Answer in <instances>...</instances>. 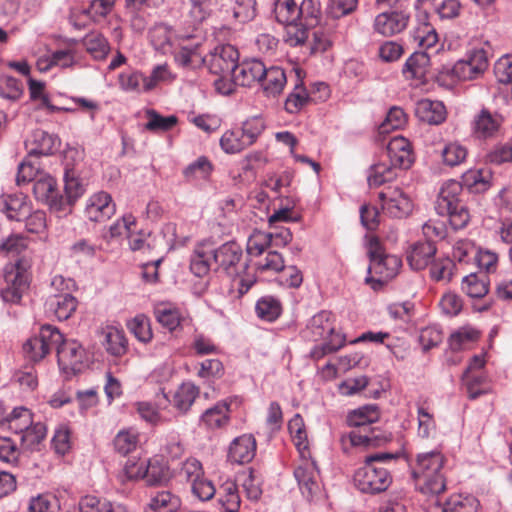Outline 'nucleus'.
Wrapping results in <instances>:
<instances>
[{
	"label": "nucleus",
	"mask_w": 512,
	"mask_h": 512,
	"mask_svg": "<svg viewBox=\"0 0 512 512\" xmlns=\"http://www.w3.org/2000/svg\"><path fill=\"white\" fill-rule=\"evenodd\" d=\"M81 42L95 60H104L110 52L108 40L99 32L88 33Z\"/></svg>",
	"instance_id": "58836bf2"
},
{
	"label": "nucleus",
	"mask_w": 512,
	"mask_h": 512,
	"mask_svg": "<svg viewBox=\"0 0 512 512\" xmlns=\"http://www.w3.org/2000/svg\"><path fill=\"white\" fill-rule=\"evenodd\" d=\"M441 512H478L479 501L472 495H451L440 507Z\"/></svg>",
	"instance_id": "4c0bfd02"
},
{
	"label": "nucleus",
	"mask_w": 512,
	"mask_h": 512,
	"mask_svg": "<svg viewBox=\"0 0 512 512\" xmlns=\"http://www.w3.org/2000/svg\"><path fill=\"white\" fill-rule=\"evenodd\" d=\"M32 261L30 258L23 256L15 263L8 264L4 269V279L12 288L29 287L31 282Z\"/></svg>",
	"instance_id": "f3484780"
},
{
	"label": "nucleus",
	"mask_w": 512,
	"mask_h": 512,
	"mask_svg": "<svg viewBox=\"0 0 512 512\" xmlns=\"http://www.w3.org/2000/svg\"><path fill=\"white\" fill-rule=\"evenodd\" d=\"M287 83L285 71L278 66H265V76L262 77L260 84L264 94L267 97L279 96Z\"/></svg>",
	"instance_id": "b1692460"
},
{
	"label": "nucleus",
	"mask_w": 512,
	"mask_h": 512,
	"mask_svg": "<svg viewBox=\"0 0 512 512\" xmlns=\"http://www.w3.org/2000/svg\"><path fill=\"white\" fill-rule=\"evenodd\" d=\"M239 129L247 142L253 145L265 130V122L261 117H252L244 121Z\"/></svg>",
	"instance_id": "0e129e2a"
},
{
	"label": "nucleus",
	"mask_w": 512,
	"mask_h": 512,
	"mask_svg": "<svg viewBox=\"0 0 512 512\" xmlns=\"http://www.w3.org/2000/svg\"><path fill=\"white\" fill-rule=\"evenodd\" d=\"M498 263V255L489 250L478 249L473 265L477 271H472L464 276L462 281L468 286L481 285V288H489L491 285L489 274L494 273Z\"/></svg>",
	"instance_id": "9b49d317"
},
{
	"label": "nucleus",
	"mask_w": 512,
	"mask_h": 512,
	"mask_svg": "<svg viewBox=\"0 0 512 512\" xmlns=\"http://www.w3.org/2000/svg\"><path fill=\"white\" fill-rule=\"evenodd\" d=\"M169 478V472L167 466L159 460H148L146 461V470L144 479L148 485H158Z\"/></svg>",
	"instance_id": "864d4df0"
},
{
	"label": "nucleus",
	"mask_w": 512,
	"mask_h": 512,
	"mask_svg": "<svg viewBox=\"0 0 512 512\" xmlns=\"http://www.w3.org/2000/svg\"><path fill=\"white\" fill-rule=\"evenodd\" d=\"M197 374L207 381L219 379L224 374V367L219 359H206L200 363Z\"/></svg>",
	"instance_id": "774afa93"
},
{
	"label": "nucleus",
	"mask_w": 512,
	"mask_h": 512,
	"mask_svg": "<svg viewBox=\"0 0 512 512\" xmlns=\"http://www.w3.org/2000/svg\"><path fill=\"white\" fill-rule=\"evenodd\" d=\"M23 94L22 83L12 76H0V96L2 98L16 101Z\"/></svg>",
	"instance_id": "e2e57ef3"
},
{
	"label": "nucleus",
	"mask_w": 512,
	"mask_h": 512,
	"mask_svg": "<svg viewBox=\"0 0 512 512\" xmlns=\"http://www.w3.org/2000/svg\"><path fill=\"white\" fill-rule=\"evenodd\" d=\"M417 419H418V436L422 439H428L434 437L436 433V423L433 415L424 406H418L417 408Z\"/></svg>",
	"instance_id": "13d9d810"
},
{
	"label": "nucleus",
	"mask_w": 512,
	"mask_h": 512,
	"mask_svg": "<svg viewBox=\"0 0 512 512\" xmlns=\"http://www.w3.org/2000/svg\"><path fill=\"white\" fill-rule=\"evenodd\" d=\"M379 417L378 407L370 404L351 411L347 416V423L350 427L361 428L377 422Z\"/></svg>",
	"instance_id": "c9c22d12"
},
{
	"label": "nucleus",
	"mask_w": 512,
	"mask_h": 512,
	"mask_svg": "<svg viewBox=\"0 0 512 512\" xmlns=\"http://www.w3.org/2000/svg\"><path fill=\"white\" fill-rule=\"evenodd\" d=\"M63 210L66 206H72L85 192V185L79 178L74 168L65 167L64 172Z\"/></svg>",
	"instance_id": "bb28decb"
},
{
	"label": "nucleus",
	"mask_w": 512,
	"mask_h": 512,
	"mask_svg": "<svg viewBox=\"0 0 512 512\" xmlns=\"http://www.w3.org/2000/svg\"><path fill=\"white\" fill-rule=\"evenodd\" d=\"M386 155L389 165L386 163L374 164L370 168L368 184L370 187H378L396 178V168L407 169L413 162L410 142L402 137H393L386 147Z\"/></svg>",
	"instance_id": "20e7f679"
},
{
	"label": "nucleus",
	"mask_w": 512,
	"mask_h": 512,
	"mask_svg": "<svg viewBox=\"0 0 512 512\" xmlns=\"http://www.w3.org/2000/svg\"><path fill=\"white\" fill-rule=\"evenodd\" d=\"M462 380L470 399H476L488 392L487 379L482 372L463 373Z\"/></svg>",
	"instance_id": "49530a36"
},
{
	"label": "nucleus",
	"mask_w": 512,
	"mask_h": 512,
	"mask_svg": "<svg viewBox=\"0 0 512 512\" xmlns=\"http://www.w3.org/2000/svg\"><path fill=\"white\" fill-rule=\"evenodd\" d=\"M0 210L10 220L22 221L30 213V206L23 194L3 195L0 199Z\"/></svg>",
	"instance_id": "5701e85b"
},
{
	"label": "nucleus",
	"mask_w": 512,
	"mask_h": 512,
	"mask_svg": "<svg viewBox=\"0 0 512 512\" xmlns=\"http://www.w3.org/2000/svg\"><path fill=\"white\" fill-rule=\"evenodd\" d=\"M82 512H129L127 507L118 502L86 495L80 500Z\"/></svg>",
	"instance_id": "c756f323"
},
{
	"label": "nucleus",
	"mask_w": 512,
	"mask_h": 512,
	"mask_svg": "<svg viewBox=\"0 0 512 512\" xmlns=\"http://www.w3.org/2000/svg\"><path fill=\"white\" fill-rule=\"evenodd\" d=\"M430 66V57L426 52H414L405 62L402 73L407 79L425 81Z\"/></svg>",
	"instance_id": "a878e982"
},
{
	"label": "nucleus",
	"mask_w": 512,
	"mask_h": 512,
	"mask_svg": "<svg viewBox=\"0 0 512 512\" xmlns=\"http://www.w3.org/2000/svg\"><path fill=\"white\" fill-rule=\"evenodd\" d=\"M217 264V270L223 273L232 285L239 288H251L255 282V274L249 271V265L243 261V250L235 241H228L211 252Z\"/></svg>",
	"instance_id": "7ed1b4c3"
},
{
	"label": "nucleus",
	"mask_w": 512,
	"mask_h": 512,
	"mask_svg": "<svg viewBox=\"0 0 512 512\" xmlns=\"http://www.w3.org/2000/svg\"><path fill=\"white\" fill-rule=\"evenodd\" d=\"M273 244V233L255 231L248 239L247 252L259 256Z\"/></svg>",
	"instance_id": "680f3d73"
},
{
	"label": "nucleus",
	"mask_w": 512,
	"mask_h": 512,
	"mask_svg": "<svg viewBox=\"0 0 512 512\" xmlns=\"http://www.w3.org/2000/svg\"><path fill=\"white\" fill-rule=\"evenodd\" d=\"M212 170V165L206 157H200L195 162L191 163L184 170V176L188 180L192 179H206Z\"/></svg>",
	"instance_id": "338daca9"
},
{
	"label": "nucleus",
	"mask_w": 512,
	"mask_h": 512,
	"mask_svg": "<svg viewBox=\"0 0 512 512\" xmlns=\"http://www.w3.org/2000/svg\"><path fill=\"white\" fill-rule=\"evenodd\" d=\"M58 364L64 371L80 372L88 361L87 353L76 340H64L55 346Z\"/></svg>",
	"instance_id": "9d476101"
},
{
	"label": "nucleus",
	"mask_w": 512,
	"mask_h": 512,
	"mask_svg": "<svg viewBox=\"0 0 512 512\" xmlns=\"http://www.w3.org/2000/svg\"><path fill=\"white\" fill-rule=\"evenodd\" d=\"M103 335V346L109 354L119 357L126 353L128 343L123 330L111 326L103 331Z\"/></svg>",
	"instance_id": "72a5a7b5"
},
{
	"label": "nucleus",
	"mask_w": 512,
	"mask_h": 512,
	"mask_svg": "<svg viewBox=\"0 0 512 512\" xmlns=\"http://www.w3.org/2000/svg\"><path fill=\"white\" fill-rule=\"evenodd\" d=\"M306 329L315 341L326 338V334H333L334 324L332 313L323 310L315 314L308 321Z\"/></svg>",
	"instance_id": "cd10ccee"
},
{
	"label": "nucleus",
	"mask_w": 512,
	"mask_h": 512,
	"mask_svg": "<svg viewBox=\"0 0 512 512\" xmlns=\"http://www.w3.org/2000/svg\"><path fill=\"white\" fill-rule=\"evenodd\" d=\"M288 430L293 443L299 452V456L310 454L309 441L304 424L300 414H295L288 422Z\"/></svg>",
	"instance_id": "7c9ffc66"
},
{
	"label": "nucleus",
	"mask_w": 512,
	"mask_h": 512,
	"mask_svg": "<svg viewBox=\"0 0 512 512\" xmlns=\"http://www.w3.org/2000/svg\"><path fill=\"white\" fill-rule=\"evenodd\" d=\"M256 453V441L252 435H242L233 440L229 447L228 458L231 462L244 464L250 462Z\"/></svg>",
	"instance_id": "4be33fe9"
},
{
	"label": "nucleus",
	"mask_w": 512,
	"mask_h": 512,
	"mask_svg": "<svg viewBox=\"0 0 512 512\" xmlns=\"http://www.w3.org/2000/svg\"><path fill=\"white\" fill-rule=\"evenodd\" d=\"M415 115L422 122L430 125H439L445 121L447 112L441 101L426 98L416 103Z\"/></svg>",
	"instance_id": "a211bd4d"
},
{
	"label": "nucleus",
	"mask_w": 512,
	"mask_h": 512,
	"mask_svg": "<svg viewBox=\"0 0 512 512\" xmlns=\"http://www.w3.org/2000/svg\"><path fill=\"white\" fill-rule=\"evenodd\" d=\"M478 248L469 240H460L453 246L452 257L459 264H472Z\"/></svg>",
	"instance_id": "052dcab7"
},
{
	"label": "nucleus",
	"mask_w": 512,
	"mask_h": 512,
	"mask_svg": "<svg viewBox=\"0 0 512 512\" xmlns=\"http://www.w3.org/2000/svg\"><path fill=\"white\" fill-rule=\"evenodd\" d=\"M368 255L371 262L369 270H373L375 274L379 276L376 279L366 277V283L375 281L380 285H384L388 280L397 275L402 265V261L398 256L384 253L383 247L377 237L370 239Z\"/></svg>",
	"instance_id": "423d86ee"
},
{
	"label": "nucleus",
	"mask_w": 512,
	"mask_h": 512,
	"mask_svg": "<svg viewBox=\"0 0 512 512\" xmlns=\"http://www.w3.org/2000/svg\"><path fill=\"white\" fill-rule=\"evenodd\" d=\"M276 17L279 22L290 24L300 20V4L295 0H277L275 6Z\"/></svg>",
	"instance_id": "de8ad7c7"
},
{
	"label": "nucleus",
	"mask_w": 512,
	"mask_h": 512,
	"mask_svg": "<svg viewBox=\"0 0 512 512\" xmlns=\"http://www.w3.org/2000/svg\"><path fill=\"white\" fill-rule=\"evenodd\" d=\"M343 442L348 440L352 446H373L379 444V435L374 430L362 432L354 429L343 437Z\"/></svg>",
	"instance_id": "69168bd1"
},
{
	"label": "nucleus",
	"mask_w": 512,
	"mask_h": 512,
	"mask_svg": "<svg viewBox=\"0 0 512 512\" xmlns=\"http://www.w3.org/2000/svg\"><path fill=\"white\" fill-rule=\"evenodd\" d=\"M47 427L42 422L32 424L19 435L21 445L28 450H33L46 437Z\"/></svg>",
	"instance_id": "a18cd8bd"
},
{
	"label": "nucleus",
	"mask_w": 512,
	"mask_h": 512,
	"mask_svg": "<svg viewBox=\"0 0 512 512\" xmlns=\"http://www.w3.org/2000/svg\"><path fill=\"white\" fill-rule=\"evenodd\" d=\"M77 300L69 293H58L50 296L45 303L46 312L58 320L68 319L76 310Z\"/></svg>",
	"instance_id": "aec40b11"
},
{
	"label": "nucleus",
	"mask_w": 512,
	"mask_h": 512,
	"mask_svg": "<svg viewBox=\"0 0 512 512\" xmlns=\"http://www.w3.org/2000/svg\"><path fill=\"white\" fill-rule=\"evenodd\" d=\"M33 193L38 201H41L51 209L63 210V195L57 190L56 180L49 176H42L33 184Z\"/></svg>",
	"instance_id": "2eb2a0df"
},
{
	"label": "nucleus",
	"mask_w": 512,
	"mask_h": 512,
	"mask_svg": "<svg viewBox=\"0 0 512 512\" xmlns=\"http://www.w3.org/2000/svg\"><path fill=\"white\" fill-rule=\"evenodd\" d=\"M146 116L148 118V122L145 124V129L151 132L169 131L178 122V118L176 116L170 115L164 117L154 109H148L146 111Z\"/></svg>",
	"instance_id": "09e8293b"
},
{
	"label": "nucleus",
	"mask_w": 512,
	"mask_h": 512,
	"mask_svg": "<svg viewBox=\"0 0 512 512\" xmlns=\"http://www.w3.org/2000/svg\"><path fill=\"white\" fill-rule=\"evenodd\" d=\"M228 421L229 405L226 402H218L206 409L200 418L201 424L210 430L222 428Z\"/></svg>",
	"instance_id": "c85d7f7f"
},
{
	"label": "nucleus",
	"mask_w": 512,
	"mask_h": 512,
	"mask_svg": "<svg viewBox=\"0 0 512 512\" xmlns=\"http://www.w3.org/2000/svg\"><path fill=\"white\" fill-rule=\"evenodd\" d=\"M115 211L116 206L111 195L102 191L87 200L84 213L89 221L101 223L110 219Z\"/></svg>",
	"instance_id": "ddd939ff"
},
{
	"label": "nucleus",
	"mask_w": 512,
	"mask_h": 512,
	"mask_svg": "<svg viewBox=\"0 0 512 512\" xmlns=\"http://www.w3.org/2000/svg\"><path fill=\"white\" fill-rule=\"evenodd\" d=\"M501 125V119L493 116L488 110L483 109L474 120V133L479 138L494 136Z\"/></svg>",
	"instance_id": "e433bc0d"
},
{
	"label": "nucleus",
	"mask_w": 512,
	"mask_h": 512,
	"mask_svg": "<svg viewBox=\"0 0 512 512\" xmlns=\"http://www.w3.org/2000/svg\"><path fill=\"white\" fill-rule=\"evenodd\" d=\"M445 76H451L452 79L457 80H471L478 75L473 70L471 63L468 60H459L452 67L443 66L439 71L437 80L441 81Z\"/></svg>",
	"instance_id": "a19ab883"
},
{
	"label": "nucleus",
	"mask_w": 512,
	"mask_h": 512,
	"mask_svg": "<svg viewBox=\"0 0 512 512\" xmlns=\"http://www.w3.org/2000/svg\"><path fill=\"white\" fill-rule=\"evenodd\" d=\"M149 507L154 512H176L181 507V499L169 490H160L151 495Z\"/></svg>",
	"instance_id": "473e14b6"
},
{
	"label": "nucleus",
	"mask_w": 512,
	"mask_h": 512,
	"mask_svg": "<svg viewBox=\"0 0 512 512\" xmlns=\"http://www.w3.org/2000/svg\"><path fill=\"white\" fill-rule=\"evenodd\" d=\"M294 477L302 495L307 500L314 501L322 496L319 470L316 462L311 458V454L299 456L294 469Z\"/></svg>",
	"instance_id": "0eeeda50"
},
{
	"label": "nucleus",
	"mask_w": 512,
	"mask_h": 512,
	"mask_svg": "<svg viewBox=\"0 0 512 512\" xmlns=\"http://www.w3.org/2000/svg\"><path fill=\"white\" fill-rule=\"evenodd\" d=\"M410 16L404 11L382 12L375 17L374 31L382 36L390 37L404 31Z\"/></svg>",
	"instance_id": "4468645a"
},
{
	"label": "nucleus",
	"mask_w": 512,
	"mask_h": 512,
	"mask_svg": "<svg viewBox=\"0 0 512 512\" xmlns=\"http://www.w3.org/2000/svg\"><path fill=\"white\" fill-rule=\"evenodd\" d=\"M154 315L159 324L170 332L174 331L181 323V314L171 303H157L154 306Z\"/></svg>",
	"instance_id": "f704fd0d"
},
{
	"label": "nucleus",
	"mask_w": 512,
	"mask_h": 512,
	"mask_svg": "<svg viewBox=\"0 0 512 512\" xmlns=\"http://www.w3.org/2000/svg\"><path fill=\"white\" fill-rule=\"evenodd\" d=\"M115 450L126 455L133 452L139 445V433L134 429L120 430L113 441Z\"/></svg>",
	"instance_id": "c03bdc74"
},
{
	"label": "nucleus",
	"mask_w": 512,
	"mask_h": 512,
	"mask_svg": "<svg viewBox=\"0 0 512 512\" xmlns=\"http://www.w3.org/2000/svg\"><path fill=\"white\" fill-rule=\"evenodd\" d=\"M322 10L319 0H302L300 3V20L308 27L315 28L321 20Z\"/></svg>",
	"instance_id": "8fccbe9b"
},
{
	"label": "nucleus",
	"mask_w": 512,
	"mask_h": 512,
	"mask_svg": "<svg viewBox=\"0 0 512 512\" xmlns=\"http://www.w3.org/2000/svg\"><path fill=\"white\" fill-rule=\"evenodd\" d=\"M221 148L228 154L243 151L251 145L247 142L239 128L226 131L220 139Z\"/></svg>",
	"instance_id": "37998d69"
},
{
	"label": "nucleus",
	"mask_w": 512,
	"mask_h": 512,
	"mask_svg": "<svg viewBox=\"0 0 512 512\" xmlns=\"http://www.w3.org/2000/svg\"><path fill=\"white\" fill-rule=\"evenodd\" d=\"M491 174L489 171L484 170H468L462 175V186L475 191H484L489 187V180Z\"/></svg>",
	"instance_id": "5fc2aeb1"
},
{
	"label": "nucleus",
	"mask_w": 512,
	"mask_h": 512,
	"mask_svg": "<svg viewBox=\"0 0 512 512\" xmlns=\"http://www.w3.org/2000/svg\"><path fill=\"white\" fill-rule=\"evenodd\" d=\"M400 452H376L365 457L364 464L355 471L354 483L363 493L386 491L392 483L390 471L382 464L399 458Z\"/></svg>",
	"instance_id": "f03ea898"
},
{
	"label": "nucleus",
	"mask_w": 512,
	"mask_h": 512,
	"mask_svg": "<svg viewBox=\"0 0 512 512\" xmlns=\"http://www.w3.org/2000/svg\"><path fill=\"white\" fill-rule=\"evenodd\" d=\"M149 37L156 50L166 52L171 46V27L164 23L156 24L150 30Z\"/></svg>",
	"instance_id": "bf43d9fd"
},
{
	"label": "nucleus",
	"mask_w": 512,
	"mask_h": 512,
	"mask_svg": "<svg viewBox=\"0 0 512 512\" xmlns=\"http://www.w3.org/2000/svg\"><path fill=\"white\" fill-rule=\"evenodd\" d=\"M446 458L439 450L416 454L409 461L411 476L417 489L423 494L438 495L446 489Z\"/></svg>",
	"instance_id": "f257e3e1"
},
{
	"label": "nucleus",
	"mask_w": 512,
	"mask_h": 512,
	"mask_svg": "<svg viewBox=\"0 0 512 512\" xmlns=\"http://www.w3.org/2000/svg\"><path fill=\"white\" fill-rule=\"evenodd\" d=\"M437 249L433 241L425 240L414 243L407 253V261L413 270H421L427 267Z\"/></svg>",
	"instance_id": "412c9836"
},
{
	"label": "nucleus",
	"mask_w": 512,
	"mask_h": 512,
	"mask_svg": "<svg viewBox=\"0 0 512 512\" xmlns=\"http://www.w3.org/2000/svg\"><path fill=\"white\" fill-rule=\"evenodd\" d=\"M170 403L167 395L162 391L157 395V402L140 401L136 403V410L140 418L149 424L156 425L162 421L161 410L165 409Z\"/></svg>",
	"instance_id": "393cba45"
},
{
	"label": "nucleus",
	"mask_w": 512,
	"mask_h": 512,
	"mask_svg": "<svg viewBox=\"0 0 512 512\" xmlns=\"http://www.w3.org/2000/svg\"><path fill=\"white\" fill-rule=\"evenodd\" d=\"M313 27H308L301 20L286 24L285 41L290 46H299L306 42L309 38V30Z\"/></svg>",
	"instance_id": "3c124183"
},
{
	"label": "nucleus",
	"mask_w": 512,
	"mask_h": 512,
	"mask_svg": "<svg viewBox=\"0 0 512 512\" xmlns=\"http://www.w3.org/2000/svg\"><path fill=\"white\" fill-rule=\"evenodd\" d=\"M479 336L480 332L470 325L460 327L451 333L448 340L449 347L455 352L468 349L478 340Z\"/></svg>",
	"instance_id": "2f4dec72"
},
{
	"label": "nucleus",
	"mask_w": 512,
	"mask_h": 512,
	"mask_svg": "<svg viewBox=\"0 0 512 512\" xmlns=\"http://www.w3.org/2000/svg\"><path fill=\"white\" fill-rule=\"evenodd\" d=\"M62 341L61 332L52 325H43L38 335L29 338L23 344L24 356L32 362L41 361Z\"/></svg>",
	"instance_id": "6e6552de"
},
{
	"label": "nucleus",
	"mask_w": 512,
	"mask_h": 512,
	"mask_svg": "<svg viewBox=\"0 0 512 512\" xmlns=\"http://www.w3.org/2000/svg\"><path fill=\"white\" fill-rule=\"evenodd\" d=\"M265 76V64L259 59H247L238 62V67L234 72V79L239 86L252 87L260 83Z\"/></svg>",
	"instance_id": "dca6fc26"
},
{
	"label": "nucleus",
	"mask_w": 512,
	"mask_h": 512,
	"mask_svg": "<svg viewBox=\"0 0 512 512\" xmlns=\"http://www.w3.org/2000/svg\"><path fill=\"white\" fill-rule=\"evenodd\" d=\"M29 145L31 147L28 151V157L48 156L54 154L59 149L60 139L57 135L37 129L33 132Z\"/></svg>",
	"instance_id": "6ab92c4d"
},
{
	"label": "nucleus",
	"mask_w": 512,
	"mask_h": 512,
	"mask_svg": "<svg viewBox=\"0 0 512 512\" xmlns=\"http://www.w3.org/2000/svg\"><path fill=\"white\" fill-rule=\"evenodd\" d=\"M255 310L259 318L271 322L280 316L281 304L273 297H263L257 301Z\"/></svg>",
	"instance_id": "6e6d98bb"
},
{
	"label": "nucleus",
	"mask_w": 512,
	"mask_h": 512,
	"mask_svg": "<svg viewBox=\"0 0 512 512\" xmlns=\"http://www.w3.org/2000/svg\"><path fill=\"white\" fill-rule=\"evenodd\" d=\"M126 326L138 341L148 343L152 340L153 333L151 323L146 315L137 314L127 321Z\"/></svg>",
	"instance_id": "79ce46f5"
},
{
	"label": "nucleus",
	"mask_w": 512,
	"mask_h": 512,
	"mask_svg": "<svg viewBox=\"0 0 512 512\" xmlns=\"http://www.w3.org/2000/svg\"><path fill=\"white\" fill-rule=\"evenodd\" d=\"M32 422V414L30 410L25 407L14 408L8 418L9 428L13 430L16 435L22 434Z\"/></svg>",
	"instance_id": "603ef678"
},
{
	"label": "nucleus",
	"mask_w": 512,
	"mask_h": 512,
	"mask_svg": "<svg viewBox=\"0 0 512 512\" xmlns=\"http://www.w3.org/2000/svg\"><path fill=\"white\" fill-rule=\"evenodd\" d=\"M239 52L231 44H223L214 48L202 59L210 73L223 76L234 74L238 67Z\"/></svg>",
	"instance_id": "1a4fd4ad"
},
{
	"label": "nucleus",
	"mask_w": 512,
	"mask_h": 512,
	"mask_svg": "<svg viewBox=\"0 0 512 512\" xmlns=\"http://www.w3.org/2000/svg\"><path fill=\"white\" fill-rule=\"evenodd\" d=\"M199 394L198 387L192 382L182 383L175 391L172 403L180 412H187Z\"/></svg>",
	"instance_id": "ea45409f"
},
{
	"label": "nucleus",
	"mask_w": 512,
	"mask_h": 512,
	"mask_svg": "<svg viewBox=\"0 0 512 512\" xmlns=\"http://www.w3.org/2000/svg\"><path fill=\"white\" fill-rule=\"evenodd\" d=\"M438 215L446 216L453 230H460L470 221V213L464 201L463 186L456 180L446 181L436 200Z\"/></svg>",
	"instance_id": "39448f33"
},
{
	"label": "nucleus",
	"mask_w": 512,
	"mask_h": 512,
	"mask_svg": "<svg viewBox=\"0 0 512 512\" xmlns=\"http://www.w3.org/2000/svg\"><path fill=\"white\" fill-rule=\"evenodd\" d=\"M382 208L394 218H403L408 216L413 209L410 198L399 188L387 189L378 195Z\"/></svg>",
	"instance_id": "f8f14e48"
},
{
	"label": "nucleus",
	"mask_w": 512,
	"mask_h": 512,
	"mask_svg": "<svg viewBox=\"0 0 512 512\" xmlns=\"http://www.w3.org/2000/svg\"><path fill=\"white\" fill-rule=\"evenodd\" d=\"M61 502L58 497L52 494H40L31 498L29 512H57L61 509Z\"/></svg>",
	"instance_id": "4d7b16f0"
}]
</instances>
